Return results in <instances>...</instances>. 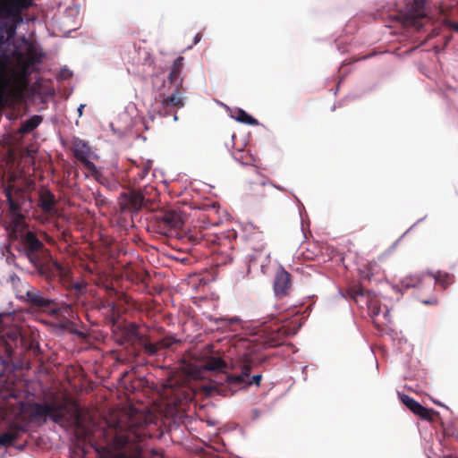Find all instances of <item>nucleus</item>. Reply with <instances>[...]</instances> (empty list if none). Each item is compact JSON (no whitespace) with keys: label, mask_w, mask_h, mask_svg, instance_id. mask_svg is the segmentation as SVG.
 Masks as SVG:
<instances>
[{"label":"nucleus","mask_w":458,"mask_h":458,"mask_svg":"<svg viewBox=\"0 0 458 458\" xmlns=\"http://www.w3.org/2000/svg\"><path fill=\"white\" fill-rule=\"evenodd\" d=\"M24 394L10 376L0 373V399L4 402L0 406V420L42 424L50 420L60 427L74 428L81 440L90 437L92 432L86 424L85 415L75 402H24Z\"/></svg>","instance_id":"1"},{"label":"nucleus","mask_w":458,"mask_h":458,"mask_svg":"<svg viewBox=\"0 0 458 458\" xmlns=\"http://www.w3.org/2000/svg\"><path fill=\"white\" fill-rule=\"evenodd\" d=\"M32 4L33 0H0V71L9 61L2 47L15 38L18 27L24 22V12Z\"/></svg>","instance_id":"2"},{"label":"nucleus","mask_w":458,"mask_h":458,"mask_svg":"<svg viewBox=\"0 0 458 458\" xmlns=\"http://www.w3.org/2000/svg\"><path fill=\"white\" fill-rule=\"evenodd\" d=\"M178 195L177 198H180ZM196 208H193L190 199L183 198L174 200V240L186 244L185 250L197 244L199 233L194 229Z\"/></svg>","instance_id":"3"},{"label":"nucleus","mask_w":458,"mask_h":458,"mask_svg":"<svg viewBox=\"0 0 458 458\" xmlns=\"http://www.w3.org/2000/svg\"><path fill=\"white\" fill-rule=\"evenodd\" d=\"M410 282L406 284L407 287L417 288L419 291L418 297L422 303L426 305H437L438 300L436 296H429L435 286L438 284L443 290H445L454 283V276L446 272L437 271V273H426L421 276H414L409 279Z\"/></svg>","instance_id":"4"},{"label":"nucleus","mask_w":458,"mask_h":458,"mask_svg":"<svg viewBox=\"0 0 458 458\" xmlns=\"http://www.w3.org/2000/svg\"><path fill=\"white\" fill-rule=\"evenodd\" d=\"M16 298L27 303L31 310L57 315L60 312L55 300L48 298L43 292L19 278L14 283Z\"/></svg>","instance_id":"5"},{"label":"nucleus","mask_w":458,"mask_h":458,"mask_svg":"<svg viewBox=\"0 0 458 458\" xmlns=\"http://www.w3.org/2000/svg\"><path fill=\"white\" fill-rule=\"evenodd\" d=\"M23 347L33 357H37L40 352L38 344L27 343L24 340L19 327L11 326L0 331V352H4L8 359L15 354L17 349H21L20 354H23Z\"/></svg>","instance_id":"6"},{"label":"nucleus","mask_w":458,"mask_h":458,"mask_svg":"<svg viewBox=\"0 0 458 458\" xmlns=\"http://www.w3.org/2000/svg\"><path fill=\"white\" fill-rule=\"evenodd\" d=\"M146 436L145 428L130 429L126 433H117L113 439L115 458H141V442Z\"/></svg>","instance_id":"7"},{"label":"nucleus","mask_w":458,"mask_h":458,"mask_svg":"<svg viewBox=\"0 0 458 458\" xmlns=\"http://www.w3.org/2000/svg\"><path fill=\"white\" fill-rule=\"evenodd\" d=\"M195 222L193 224L194 229L199 233L198 243H212L213 245L219 244V237L217 235H210L206 237L202 234L201 230L208 228L209 225L217 226L221 224L222 220L217 216L218 209L215 204L206 206L202 208H197L195 211Z\"/></svg>","instance_id":"8"},{"label":"nucleus","mask_w":458,"mask_h":458,"mask_svg":"<svg viewBox=\"0 0 458 458\" xmlns=\"http://www.w3.org/2000/svg\"><path fill=\"white\" fill-rule=\"evenodd\" d=\"M250 351L242 353L240 360L234 365V373L226 377L227 382L231 386H251L253 384L259 386L262 376L260 374L254 375L250 378V373L252 367V359Z\"/></svg>","instance_id":"9"},{"label":"nucleus","mask_w":458,"mask_h":458,"mask_svg":"<svg viewBox=\"0 0 458 458\" xmlns=\"http://www.w3.org/2000/svg\"><path fill=\"white\" fill-rule=\"evenodd\" d=\"M289 335V330L284 327H277L265 335L259 343L256 340L244 339L239 343L238 347L250 351V353L259 352L262 348H274L282 345Z\"/></svg>","instance_id":"10"},{"label":"nucleus","mask_w":458,"mask_h":458,"mask_svg":"<svg viewBox=\"0 0 458 458\" xmlns=\"http://www.w3.org/2000/svg\"><path fill=\"white\" fill-rule=\"evenodd\" d=\"M19 243L20 251L28 258L31 264L49 253L44 243L31 231L21 233Z\"/></svg>","instance_id":"11"},{"label":"nucleus","mask_w":458,"mask_h":458,"mask_svg":"<svg viewBox=\"0 0 458 458\" xmlns=\"http://www.w3.org/2000/svg\"><path fill=\"white\" fill-rule=\"evenodd\" d=\"M74 157L79 160L87 170L86 175H91L97 181H99L102 176L101 172L98 169L96 165L90 161L92 157V150L89 144L79 138H75L72 140V148H71Z\"/></svg>","instance_id":"12"},{"label":"nucleus","mask_w":458,"mask_h":458,"mask_svg":"<svg viewBox=\"0 0 458 458\" xmlns=\"http://www.w3.org/2000/svg\"><path fill=\"white\" fill-rule=\"evenodd\" d=\"M348 295L359 305H367L369 314L373 318L374 324L377 325L376 320L379 316L381 308L377 300H374L373 293L365 289L360 284H354L348 289Z\"/></svg>","instance_id":"13"},{"label":"nucleus","mask_w":458,"mask_h":458,"mask_svg":"<svg viewBox=\"0 0 458 458\" xmlns=\"http://www.w3.org/2000/svg\"><path fill=\"white\" fill-rule=\"evenodd\" d=\"M425 4L426 0H413L407 4L405 12L402 14L403 24L420 30L428 20L425 12Z\"/></svg>","instance_id":"14"},{"label":"nucleus","mask_w":458,"mask_h":458,"mask_svg":"<svg viewBox=\"0 0 458 458\" xmlns=\"http://www.w3.org/2000/svg\"><path fill=\"white\" fill-rule=\"evenodd\" d=\"M39 276L51 282L57 278V274L61 264L54 260L50 253L43 256L37 262L32 263Z\"/></svg>","instance_id":"15"},{"label":"nucleus","mask_w":458,"mask_h":458,"mask_svg":"<svg viewBox=\"0 0 458 458\" xmlns=\"http://www.w3.org/2000/svg\"><path fill=\"white\" fill-rule=\"evenodd\" d=\"M399 398L403 404H404L414 415L420 417L421 420L428 422H434L438 417L437 411L422 406L420 403L405 394H399Z\"/></svg>","instance_id":"16"},{"label":"nucleus","mask_w":458,"mask_h":458,"mask_svg":"<svg viewBox=\"0 0 458 458\" xmlns=\"http://www.w3.org/2000/svg\"><path fill=\"white\" fill-rule=\"evenodd\" d=\"M143 199L144 197H140L137 190L122 192L119 198L120 208L123 212L129 211L131 213H138L145 208Z\"/></svg>","instance_id":"17"},{"label":"nucleus","mask_w":458,"mask_h":458,"mask_svg":"<svg viewBox=\"0 0 458 458\" xmlns=\"http://www.w3.org/2000/svg\"><path fill=\"white\" fill-rule=\"evenodd\" d=\"M202 367L205 370L223 371L227 367L225 360L214 350L212 344H208L205 347L202 352Z\"/></svg>","instance_id":"18"},{"label":"nucleus","mask_w":458,"mask_h":458,"mask_svg":"<svg viewBox=\"0 0 458 458\" xmlns=\"http://www.w3.org/2000/svg\"><path fill=\"white\" fill-rule=\"evenodd\" d=\"M183 57L180 56L176 60L174 61V86L176 87V89L174 90V107L181 108L184 106V100L185 98L183 97L184 90L182 88H179V85L181 86L182 80H179V72L180 69L182 65Z\"/></svg>","instance_id":"19"},{"label":"nucleus","mask_w":458,"mask_h":458,"mask_svg":"<svg viewBox=\"0 0 458 458\" xmlns=\"http://www.w3.org/2000/svg\"><path fill=\"white\" fill-rule=\"evenodd\" d=\"M292 289L291 275L284 268L279 269L275 276L274 291L277 297L289 295Z\"/></svg>","instance_id":"20"},{"label":"nucleus","mask_w":458,"mask_h":458,"mask_svg":"<svg viewBox=\"0 0 458 458\" xmlns=\"http://www.w3.org/2000/svg\"><path fill=\"white\" fill-rule=\"evenodd\" d=\"M193 246L190 250L186 249V244L182 242L174 240V251H176V255L174 254V262L175 261L181 265H190L195 261L192 255L190 254Z\"/></svg>","instance_id":"21"},{"label":"nucleus","mask_w":458,"mask_h":458,"mask_svg":"<svg viewBox=\"0 0 458 458\" xmlns=\"http://www.w3.org/2000/svg\"><path fill=\"white\" fill-rule=\"evenodd\" d=\"M55 197L49 190H44L39 192L38 207L44 213H53L55 208Z\"/></svg>","instance_id":"22"},{"label":"nucleus","mask_w":458,"mask_h":458,"mask_svg":"<svg viewBox=\"0 0 458 458\" xmlns=\"http://www.w3.org/2000/svg\"><path fill=\"white\" fill-rule=\"evenodd\" d=\"M15 57L24 70H28L30 66L39 62L37 51L31 46L28 47L26 55L17 52Z\"/></svg>","instance_id":"23"},{"label":"nucleus","mask_w":458,"mask_h":458,"mask_svg":"<svg viewBox=\"0 0 458 458\" xmlns=\"http://www.w3.org/2000/svg\"><path fill=\"white\" fill-rule=\"evenodd\" d=\"M137 191L140 192V197H144L145 209H154V204L158 197L157 189L152 185H146L144 188L137 190Z\"/></svg>","instance_id":"24"},{"label":"nucleus","mask_w":458,"mask_h":458,"mask_svg":"<svg viewBox=\"0 0 458 458\" xmlns=\"http://www.w3.org/2000/svg\"><path fill=\"white\" fill-rule=\"evenodd\" d=\"M156 219L158 233L169 241V233L172 231V211L157 216Z\"/></svg>","instance_id":"25"},{"label":"nucleus","mask_w":458,"mask_h":458,"mask_svg":"<svg viewBox=\"0 0 458 458\" xmlns=\"http://www.w3.org/2000/svg\"><path fill=\"white\" fill-rule=\"evenodd\" d=\"M151 170V163L149 161L142 162L141 165H135L131 168V172L134 174L135 183L143 181Z\"/></svg>","instance_id":"26"},{"label":"nucleus","mask_w":458,"mask_h":458,"mask_svg":"<svg viewBox=\"0 0 458 458\" xmlns=\"http://www.w3.org/2000/svg\"><path fill=\"white\" fill-rule=\"evenodd\" d=\"M58 280L60 284L67 289L68 286L72 285V272L71 267L68 266H64L61 264L58 274H57Z\"/></svg>","instance_id":"27"},{"label":"nucleus","mask_w":458,"mask_h":458,"mask_svg":"<svg viewBox=\"0 0 458 458\" xmlns=\"http://www.w3.org/2000/svg\"><path fill=\"white\" fill-rule=\"evenodd\" d=\"M155 111L160 116H168L172 114V96L164 98L160 101H157Z\"/></svg>","instance_id":"28"},{"label":"nucleus","mask_w":458,"mask_h":458,"mask_svg":"<svg viewBox=\"0 0 458 458\" xmlns=\"http://www.w3.org/2000/svg\"><path fill=\"white\" fill-rule=\"evenodd\" d=\"M20 435V428L14 427L6 432L0 434V446L11 445Z\"/></svg>","instance_id":"29"},{"label":"nucleus","mask_w":458,"mask_h":458,"mask_svg":"<svg viewBox=\"0 0 458 458\" xmlns=\"http://www.w3.org/2000/svg\"><path fill=\"white\" fill-rule=\"evenodd\" d=\"M42 122V117L40 115H33L28 120L24 121L21 123L20 132L22 134H27L35 130Z\"/></svg>","instance_id":"30"},{"label":"nucleus","mask_w":458,"mask_h":458,"mask_svg":"<svg viewBox=\"0 0 458 458\" xmlns=\"http://www.w3.org/2000/svg\"><path fill=\"white\" fill-rule=\"evenodd\" d=\"M233 117L237 120L238 122L242 123H245L248 125H258L259 121L250 115L247 112H245L243 109H237L234 114H233Z\"/></svg>","instance_id":"31"},{"label":"nucleus","mask_w":458,"mask_h":458,"mask_svg":"<svg viewBox=\"0 0 458 458\" xmlns=\"http://www.w3.org/2000/svg\"><path fill=\"white\" fill-rule=\"evenodd\" d=\"M87 288V283L84 280L74 282L72 281V285L66 289L69 293L74 294L77 298L83 294Z\"/></svg>","instance_id":"32"},{"label":"nucleus","mask_w":458,"mask_h":458,"mask_svg":"<svg viewBox=\"0 0 458 458\" xmlns=\"http://www.w3.org/2000/svg\"><path fill=\"white\" fill-rule=\"evenodd\" d=\"M4 195L6 197V199H7V202H8V205H9V208L12 212L13 213H16L18 211H20L21 209V204L19 201H16L13 198V194H12V189L11 187H8L4 190Z\"/></svg>","instance_id":"33"},{"label":"nucleus","mask_w":458,"mask_h":458,"mask_svg":"<svg viewBox=\"0 0 458 458\" xmlns=\"http://www.w3.org/2000/svg\"><path fill=\"white\" fill-rule=\"evenodd\" d=\"M214 255L218 266L226 265L233 260L231 254L228 253L226 250H215Z\"/></svg>","instance_id":"34"},{"label":"nucleus","mask_w":458,"mask_h":458,"mask_svg":"<svg viewBox=\"0 0 458 458\" xmlns=\"http://www.w3.org/2000/svg\"><path fill=\"white\" fill-rule=\"evenodd\" d=\"M163 346H164L163 343H156V344L148 343L145 344L144 349L148 354L155 355V354H158V352H160L162 350Z\"/></svg>","instance_id":"35"},{"label":"nucleus","mask_w":458,"mask_h":458,"mask_svg":"<svg viewBox=\"0 0 458 458\" xmlns=\"http://www.w3.org/2000/svg\"><path fill=\"white\" fill-rule=\"evenodd\" d=\"M445 25L448 27L453 31L458 33V21L445 20Z\"/></svg>","instance_id":"36"},{"label":"nucleus","mask_w":458,"mask_h":458,"mask_svg":"<svg viewBox=\"0 0 458 458\" xmlns=\"http://www.w3.org/2000/svg\"><path fill=\"white\" fill-rule=\"evenodd\" d=\"M223 321H228L229 324H235L240 322V319L238 318H231L227 319H222Z\"/></svg>","instance_id":"37"},{"label":"nucleus","mask_w":458,"mask_h":458,"mask_svg":"<svg viewBox=\"0 0 458 458\" xmlns=\"http://www.w3.org/2000/svg\"><path fill=\"white\" fill-rule=\"evenodd\" d=\"M201 38H202V34L201 33H197L195 38H194V41H193L192 45H196L197 43H199V40L201 39Z\"/></svg>","instance_id":"38"},{"label":"nucleus","mask_w":458,"mask_h":458,"mask_svg":"<svg viewBox=\"0 0 458 458\" xmlns=\"http://www.w3.org/2000/svg\"><path fill=\"white\" fill-rule=\"evenodd\" d=\"M84 107H85V105H83V104L80 105V106L78 107L79 116L82 115V111H83Z\"/></svg>","instance_id":"39"},{"label":"nucleus","mask_w":458,"mask_h":458,"mask_svg":"<svg viewBox=\"0 0 458 458\" xmlns=\"http://www.w3.org/2000/svg\"><path fill=\"white\" fill-rule=\"evenodd\" d=\"M253 188L256 189V190H259V189L262 190L264 188V185L259 184V183H255V184H253Z\"/></svg>","instance_id":"40"},{"label":"nucleus","mask_w":458,"mask_h":458,"mask_svg":"<svg viewBox=\"0 0 458 458\" xmlns=\"http://www.w3.org/2000/svg\"><path fill=\"white\" fill-rule=\"evenodd\" d=\"M170 380H172V375L171 374H169L167 376V384L165 386H169V387L171 386V385L169 384Z\"/></svg>","instance_id":"41"},{"label":"nucleus","mask_w":458,"mask_h":458,"mask_svg":"<svg viewBox=\"0 0 458 458\" xmlns=\"http://www.w3.org/2000/svg\"><path fill=\"white\" fill-rule=\"evenodd\" d=\"M167 81L172 82V71L167 74Z\"/></svg>","instance_id":"42"},{"label":"nucleus","mask_w":458,"mask_h":458,"mask_svg":"<svg viewBox=\"0 0 458 458\" xmlns=\"http://www.w3.org/2000/svg\"><path fill=\"white\" fill-rule=\"evenodd\" d=\"M182 195H187L189 197H191V193L187 191V189H184V191L182 192Z\"/></svg>","instance_id":"43"},{"label":"nucleus","mask_w":458,"mask_h":458,"mask_svg":"<svg viewBox=\"0 0 458 458\" xmlns=\"http://www.w3.org/2000/svg\"><path fill=\"white\" fill-rule=\"evenodd\" d=\"M388 316H389V314H388V310H386V311L384 313V318H385V320H386V321H387V320H388Z\"/></svg>","instance_id":"44"},{"label":"nucleus","mask_w":458,"mask_h":458,"mask_svg":"<svg viewBox=\"0 0 458 458\" xmlns=\"http://www.w3.org/2000/svg\"><path fill=\"white\" fill-rule=\"evenodd\" d=\"M177 120V116L176 114H174V121H176Z\"/></svg>","instance_id":"45"},{"label":"nucleus","mask_w":458,"mask_h":458,"mask_svg":"<svg viewBox=\"0 0 458 458\" xmlns=\"http://www.w3.org/2000/svg\"><path fill=\"white\" fill-rule=\"evenodd\" d=\"M450 41V38H446V43H448Z\"/></svg>","instance_id":"46"},{"label":"nucleus","mask_w":458,"mask_h":458,"mask_svg":"<svg viewBox=\"0 0 458 458\" xmlns=\"http://www.w3.org/2000/svg\"><path fill=\"white\" fill-rule=\"evenodd\" d=\"M173 405H174V407L175 406V400L174 399Z\"/></svg>","instance_id":"47"},{"label":"nucleus","mask_w":458,"mask_h":458,"mask_svg":"<svg viewBox=\"0 0 458 458\" xmlns=\"http://www.w3.org/2000/svg\"><path fill=\"white\" fill-rule=\"evenodd\" d=\"M160 458H164L163 456H161Z\"/></svg>","instance_id":"48"}]
</instances>
